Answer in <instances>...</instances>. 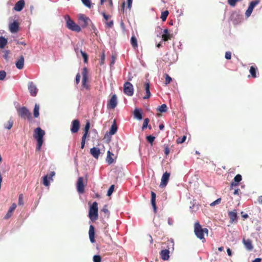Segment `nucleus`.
<instances>
[{
  "label": "nucleus",
  "mask_w": 262,
  "mask_h": 262,
  "mask_svg": "<svg viewBox=\"0 0 262 262\" xmlns=\"http://www.w3.org/2000/svg\"><path fill=\"white\" fill-rule=\"evenodd\" d=\"M260 3L259 0H255L249 3V7L245 12V16L246 17H249L253 10L254 7Z\"/></svg>",
  "instance_id": "nucleus-9"
},
{
  "label": "nucleus",
  "mask_w": 262,
  "mask_h": 262,
  "mask_svg": "<svg viewBox=\"0 0 262 262\" xmlns=\"http://www.w3.org/2000/svg\"><path fill=\"white\" fill-rule=\"evenodd\" d=\"M16 204H15V203L12 204L11 205V206H10V207L9 208L7 213L5 215V219H8L9 217H10L11 216L12 213L13 212V211H14V210L16 209Z\"/></svg>",
  "instance_id": "nucleus-25"
},
{
  "label": "nucleus",
  "mask_w": 262,
  "mask_h": 262,
  "mask_svg": "<svg viewBox=\"0 0 262 262\" xmlns=\"http://www.w3.org/2000/svg\"><path fill=\"white\" fill-rule=\"evenodd\" d=\"M25 6L24 0H19L15 4L14 9L16 11H20Z\"/></svg>",
  "instance_id": "nucleus-20"
},
{
  "label": "nucleus",
  "mask_w": 262,
  "mask_h": 262,
  "mask_svg": "<svg viewBox=\"0 0 262 262\" xmlns=\"http://www.w3.org/2000/svg\"><path fill=\"white\" fill-rule=\"evenodd\" d=\"M64 19L66 21V27L70 30L79 32L81 31V27L76 24L70 17L69 15L64 16Z\"/></svg>",
  "instance_id": "nucleus-3"
},
{
  "label": "nucleus",
  "mask_w": 262,
  "mask_h": 262,
  "mask_svg": "<svg viewBox=\"0 0 262 262\" xmlns=\"http://www.w3.org/2000/svg\"><path fill=\"white\" fill-rule=\"evenodd\" d=\"M80 80V75L78 73L77 74V75L76 76V78H75V81H76V84H78L79 83Z\"/></svg>",
  "instance_id": "nucleus-57"
},
{
  "label": "nucleus",
  "mask_w": 262,
  "mask_h": 262,
  "mask_svg": "<svg viewBox=\"0 0 262 262\" xmlns=\"http://www.w3.org/2000/svg\"><path fill=\"white\" fill-rule=\"evenodd\" d=\"M45 135V130L38 127L34 129V137L37 141L36 150L40 151L43 143V136Z\"/></svg>",
  "instance_id": "nucleus-1"
},
{
  "label": "nucleus",
  "mask_w": 262,
  "mask_h": 262,
  "mask_svg": "<svg viewBox=\"0 0 262 262\" xmlns=\"http://www.w3.org/2000/svg\"><path fill=\"white\" fill-rule=\"evenodd\" d=\"M186 139V136H183L182 138H179L177 139V143L178 144H181L184 143Z\"/></svg>",
  "instance_id": "nucleus-48"
},
{
  "label": "nucleus",
  "mask_w": 262,
  "mask_h": 262,
  "mask_svg": "<svg viewBox=\"0 0 262 262\" xmlns=\"http://www.w3.org/2000/svg\"><path fill=\"white\" fill-rule=\"evenodd\" d=\"M228 215L230 220L231 223H233L235 221L237 220V215L236 210L235 209H234L233 211L229 212Z\"/></svg>",
  "instance_id": "nucleus-22"
},
{
  "label": "nucleus",
  "mask_w": 262,
  "mask_h": 262,
  "mask_svg": "<svg viewBox=\"0 0 262 262\" xmlns=\"http://www.w3.org/2000/svg\"><path fill=\"white\" fill-rule=\"evenodd\" d=\"M19 29V25L16 20H14L13 23L9 25V30L12 33H16Z\"/></svg>",
  "instance_id": "nucleus-14"
},
{
  "label": "nucleus",
  "mask_w": 262,
  "mask_h": 262,
  "mask_svg": "<svg viewBox=\"0 0 262 262\" xmlns=\"http://www.w3.org/2000/svg\"><path fill=\"white\" fill-rule=\"evenodd\" d=\"M194 231L195 235L198 238H199L201 240H202L203 242L205 241V239L204 238V233H206L208 234V229L206 228H202L200 223L199 222H196L194 224Z\"/></svg>",
  "instance_id": "nucleus-2"
},
{
  "label": "nucleus",
  "mask_w": 262,
  "mask_h": 262,
  "mask_svg": "<svg viewBox=\"0 0 262 262\" xmlns=\"http://www.w3.org/2000/svg\"><path fill=\"white\" fill-rule=\"evenodd\" d=\"M124 93L128 96H132L134 94V87L133 84L129 82H125L123 86Z\"/></svg>",
  "instance_id": "nucleus-6"
},
{
  "label": "nucleus",
  "mask_w": 262,
  "mask_h": 262,
  "mask_svg": "<svg viewBox=\"0 0 262 262\" xmlns=\"http://www.w3.org/2000/svg\"><path fill=\"white\" fill-rule=\"evenodd\" d=\"M227 252L229 256H232V250L229 248H227Z\"/></svg>",
  "instance_id": "nucleus-61"
},
{
  "label": "nucleus",
  "mask_w": 262,
  "mask_h": 262,
  "mask_svg": "<svg viewBox=\"0 0 262 262\" xmlns=\"http://www.w3.org/2000/svg\"><path fill=\"white\" fill-rule=\"evenodd\" d=\"M242 177L240 174H236L233 179V181L237 183V184H239V183L242 181Z\"/></svg>",
  "instance_id": "nucleus-41"
},
{
  "label": "nucleus",
  "mask_w": 262,
  "mask_h": 262,
  "mask_svg": "<svg viewBox=\"0 0 262 262\" xmlns=\"http://www.w3.org/2000/svg\"><path fill=\"white\" fill-rule=\"evenodd\" d=\"M118 127L116 124L115 121L111 125L108 134L110 136L114 135L117 131Z\"/></svg>",
  "instance_id": "nucleus-29"
},
{
  "label": "nucleus",
  "mask_w": 262,
  "mask_h": 262,
  "mask_svg": "<svg viewBox=\"0 0 262 262\" xmlns=\"http://www.w3.org/2000/svg\"><path fill=\"white\" fill-rule=\"evenodd\" d=\"M149 122V119L148 118H147L144 119V122H143L142 127L143 130L145 129L147 127H148L149 129H150L151 128V127L150 125L148 126Z\"/></svg>",
  "instance_id": "nucleus-34"
},
{
  "label": "nucleus",
  "mask_w": 262,
  "mask_h": 262,
  "mask_svg": "<svg viewBox=\"0 0 262 262\" xmlns=\"http://www.w3.org/2000/svg\"><path fill=\"white\" fill-rule=\"evenodd\" d=\"M86 137L85 136H82L81 143V148L83 149L84 148L85 143V139Z\"/></svg>",
  "instance_id": "nucleus-51"
},
{
  "label": "nucleus",
  "mask_w": 262,
  "mask_h": 262,
  "mask_svg": "<svg viewBox=\"0 0 262 262\" xmlns=\"http://www.w3.org/2000/svg\"><path fill=\"white\" fill-rule=\"evenodd\" d=\"M221 200L222 199L221 198H218L217 199H216L215 201H213L210 204V206L212 207L216 205L219 204L221 203Z\"/></svg>",
  "instance_id": "nucleus-47"
},
{
  "label": "nucleus",
  "mask_w": 262,
  "mask_h": 262,
  "mask_svg": "<svg viewBox=\"0 0 262 262\" xmlns=\"http://www.w3.org/2000/svg\"><path fill=\"white\" fill-rule=\"evenodd\" d=\"M243 243L247 250L251 251L253 249L252 242L250 239H245V238H243Z\"/></svg>",
  "instance_id": "nucleus-19"
},
{
  "label": "nucleus",
  "mask_w": 262,
  "mask_h": 262,
  "mask_svg": "<svg viewBox=\"0 0 262 262\" xmlns=\"http://www.w3.org/2000/svg\"><path fill=\"white\" fill-rule=\"evenodd\" d=\"M105 25L108 28H112L114 25V21L111 20L109 21L106 22Z\"/></svg>",
  "instance_id": "nucleus-54"
},
{
  "label": "nucleus",
  "mask_w": 262,
  "mask_h": 262,
  "mask_svg": "<svg viewBox=\"0 0 262 262\" xmlns=\"http://www.w3.org/2000/svg\"><path fill=\"white\" fill-rule=\"evenodd\" d=\"M225 58L227 59H230L231 58V52L227 51L225 53Z\"/></svg>",
  "instance_id": "nucleus-56"
},
{
  "label": "nucleus",
  "mask_w": 262,
  "mask_h": 262,
  "mask_svg": "<svg viewBox=\"0 0 262 262\" xmlns=\"http://www.w3.org/2000/svg\"><path fill=\"white\" fill-rule=\"evenodd\" d=\"M98 204L96 202H94L90 206V210L89 212V217L92 221L94 222L98 219Z\"/></svg>",
  "instance_id": "nucleus-4"
},
{
  "label": "nucleus",
  "mask_w": 262,
  "mask_h": 262,
  "mask_svg": "<svg viewBox=\"0 0 262 262\" xmlns=\"http://www.w3.org/2000/svg\"><path fill=\"white\" fill-rule=\"evenodd\" d=\"M169 14V12L167 10L163 11L161 13V18L162 21H164L166 20V18Z\"/></svg>",
  "instance_id": "nucleus-36"
},
{
  "label": "nucleus",
  "mask_w": 262,
  "mask_h": 262,
  "mask_svg": "<svg viewBox=\"0 0 262 262\" xmlns=\"http://www.w3.org/2000/svg\"><path fill=\"white\" fill-rule=\"evenodd\" d=\"M169 250L168 249H164L161 250L160 252V255L161 258L163 260H167L169 258Z\"/></svg>",
  "instance_id": "nucleus-21"
},
{
  "label": "nucleus",
  "mask_w": 262,
  "mask_h": 262,
  "mask_svg": "<svg viewBox=\"0 0 262 262\" xmlns=\"http://www.w3.org/2000/svg\"><path fill=\"white\" fill-rule=\"evenodd\" d=\"M160 218L159 216L154 217L153 220L154 223L156 227H159L160 225Z\"/></svg>",
  "instance_id": "nucleus-45"
},
{
  "label": "nucleus",
  "mask_w": 262,
  "mask_h": 262,
  "mask_svg": "<svg viewBox=\"0 0 262 262\" xmlns=\"http://www.w3.org/2000/svg\"><path fill=\"white\" fill-rule=\"evenodd\" d=\"M167 105L165 104H163L159 107L158 110L161 113H165L167 111Z\"/></svg>",
  "instance_id": "nucleus-38"
},
{
  "label": "nucleus",
  "mask_w": 262,
  "mask_h": 262,
  "mask_svg": "<svg viewBox=\"0 0 262 262\" xmlns=\"http://www.w3.org/2000/svg\"><path fill=\"white\" fill-rule=\"evenodd\" d=\"M108 104L110 105V108L111 109H114L116 107L117 105V97L115 94L113 95L111 97Z\"/></svg>",
  "instance_id": "nucleus-15"
},
{
  "label": "nucleus",
  "mask_w": 262,
  "mask_h": 262,
  "mask_svg": "<svg viewBox=\"0 0 262 262\" xmlns=\"http://www.w3.org/2000/svg\"><path fill=\"white\" fill-rule=\"evenodd\" d=\"M81 1L84 6L89 8H91L92 3L90 0H81Z\"/></svg>",
  "instance_id": "nucleus-42"
},
{
  "label": "nucleus",
  "mask_w": 262,
  "mask_h": 262,
  "mask_svg": "<svg viewBox=\"0 0 262 262\" xmlns=\"http://www.w3.org/2000/svg\"><path fill=\"white\" fill-rule=\"evenodd\" d=\"M164 153L166 156H167L169 154V152H170L168 146L165 144L164 145Z\"/></svg>",
  "instance_id": "nucleus-53"
},
{
  "label": "nucleus",
  "mask_w": 262,
  "mask_h": 262,
  "mask_svg": "<svg viewBox=\"0 0 262 262\" xmlns=\"http://www.w3.org/2000/svg\"><path fill=\"white\" fill-rule=\"evenodd\" d=\"M127 8L130 9L132 7L133 0H127Z\"/></svg>",
  "instance_id": "nucleus-58"
},
{
  "label": "nucleus",
  "mask_w": 262,
  "mask_h": 262,
  "mask_svg": "<svg viewBox=\"0 0 262 262\" xmlns=\"http://www.w3.org/2000/svg\"><path fill=\"white\" fill-rule=\"evenodd\" d=\"M90 154L95 159H98L100 154V149L98 147H94L90 149Z\"/></svg>",
  "instance_id": "nucleus-18"
},
{
  "label": "nucleus",
  "mask_w": 262,
  "mask_h": 262,
  "mask_svg": "<svg viewBox=\"0 0 262 262\" xmlns=\"http://www.w3.org/2000/svg\"><path fill=\"white\" fill-rule=\"evenodd\" d=\"M102 14L104 17V18L106 20H107L108 19V18L111 17L110 15H107L104 12H102Z\"/></svg>",
  "instance_id": "nucleus-59"
},
{
  "label": "nucleus",
  "mask_w": 262,
  "mask_h": 262,
  "mask_svg": "<svg viewBox=\"0 0 262 262\" xmlns=\"http://www.w3.org/2000/svg\"><path fill=\"white\" fill-rule=\"evenodd\" d=\"M82 86L83 88L86 90H89L90 88L89 85L87 84V81L88 79V70L86 67H84L82 69Z\"/></svg>",
  "instance_id": "nucleus-7"
},
{
  "label": "nucleus",
  "mask_w": 262,
  "mask_h": 262,
  "mask_svg": "<svg viewBox=\"0 0 262 262\" xmlns=\"http://www.w3.org/2000/svg\"><path fill=\"white\" fill-rule=\"evenodd\" d=\"M146 139L147 142L150 143L151 146H152L153 142L155 139V137L152 135H149L146 137Z\"/></svg>",
  "instance_id": "nucleus-37"
},
{
  "label": "nucleus",
  "mask_w": 262,
  "mask_h": 262,
  "mask_svg": "<svg viewBox=\"0 0 262 262\" xmlns=\"http://www.w3.org/2000/svg\"><path fill=\"white\" fill-rule=\"evenodd\" d=\"M172 80V78L167 74H165V84L167 85L169 84L171 81Z\"/></svg>",
  "instance_id": "nucleus-49"
},
{
  "label": "nucleus",
  "mask_w": 262,
  "mask_h": 262,
  "mask_svg": "<svg viewBox=\"0 0 262 262\" xmlns=\"http://www.w3.org/2000/svg\"><path fill=\"white\" fill-rule=\"evenodd\" d=\"M168 222V224L169 225H172L173 224V220L171 218H170V217H169L168 219V222Z\"/></svg>",
  "instance_id": "nucleus-63"
},
{
  "label": "nucleus",
  "mask_w": 262,
  "mask_h": 262,
  "mask_svg": "<svg viewBox=\"0 0 262 262\" xmlns=\"http://www.w3.org/2000/svg\"><path fill=\"white\" fill-rule=\"evenodd\" d=\"M156 193L151 191V204L153 207L154 212H156L157 211V207L156 204Z\"/></svg>",
  "instance_id": "nucleus-24"
},
{
  "label": "nucleus",
  "mask_w": 262,
  "mask_h": 262,
  "mask_svg": "<svg viewBox=\"0 0 262 262\" xmlns=\"http://www.w3.org/2000/svg\"><path fill=\"white\" fill-rule=\"evenodd\" d=\"M6 76V73L5 71H0V80H3L5 79Z\"/></svg>",
  "instance_id": "nucleus-50"
},
{
  "label": "nucleus",
  "mask_w": 262,
  "mask_h": 262,
  "mask_svg": "<svg viewBox=\"0 0 262 262\" xmlns=\"http://www.w3.org/2000/svg\"><path fill=\"white\" fill-rule=\"evenodd\" d=\"M95 228L93 225H91L90 226L89 234L90 240L91 243H94L95 242Z\"/></svg>",
  "instance_id": "nucleus-16"
},
{
  "label": "nucleus",
  "mask_w": 262,
  "mask_h": 262,
  "mask_svg": "<svg viewBox=\"0 0 262 262\" xmlns=\"http://www.w3.org/2000/svg\"><path fill=\"white\" fill-rule=\"evenodd\" d=\"M17 111L19 116L22 118H27L28 120H30L32 119L31 114L26 107L22 106L17 108Z\"/></svg>",
  "instance_id": "nucleus-5"
},
{
  "label": "nucleus",
  "mask_w": 262,
  "mask_h": 262,
  "mask_svg": "<svg viewBox=\"0 0 262 262\" xmlns=\"http://www.w3.org/2000/svg\"><path fill=\"white\" fill-rule=\"evenodd\" d=\"M115 186L114 185H112L108 188L107 192V195L110 196L112 195L113 191H114Z\"/></svg>",
  "instance_id": "nucleus-43"
},
{
  "label": "nucleus",
  "mask_w": 262,
  "mask_h": 262,
  "mask_svg": "<svg viewBox=\"0 0 262 262\" xmlns=\"http://www.w3.org/2000/svg\"><path fill=\"white\" fill-rule=\"evenodd\" d=\"M134 117L139 120L142 119V113L141 110L139 108H135L134 111Z\"/></svg>",
  "instance_id": "nucleus-26"
},
{
  "label": "nucleus",
  "mask_w": 262,
  "mask_h": 262,
  "mask_svg": "<svg viewBox=\"0 0 262 262\" xmlns=\"http://www.w3.org/2000/svg\"><path fill=\"white\" fill-rule=\"evenodd\" d=\"M13 124V121L11 119H9L8 121L7 125L5 127L8 129H10Z\"/></svg>",
  "instance_id": "nucleus-46"
},
{
  "label": "nucleus",
  "mask_w": 262,
  "mask_h": 262,
  "mask_svg": "<svg viewBox=\"0 0 262 262\" xmlns=\"http://www.w3.org/2000/svg\"><path fill=\"white\" fill-rule=\"evenodd\" d=\"M130 43L134 48H137L138 43L137 39L135 35H133L130 38Z\"/></svg>",
  "instance_id": "nucleus-33"
},
{
  "label": "nucleus",
  "mask_w": 262,
  "mask_h": 262,
  "mask_svg": "<svg viewBox=\"0 0 262 262\" xmlns=\"http://www.w3.org/2000/svg\"><path fill=\"white\" fill-rule=\"evenodd\" d=\"M23 194H20L18 196V205H23L24 204L23 202Z\"/></svg>",
  "instance_id": "nucleus-52"
},
{
  "label": "nucleus",
  "mask_w": 262,
  "mask_h": 262,
  "mask_svg": "<svg viewBox=\"0 0 262 262\" xmlns=\"http://www.w3.org/2000/svg\"><path fill=\"white\" fill-rule=\"evenodd\" d=\"M33 116L34 118H38L39 116V105L36 103L33 110Z\"/></svg>",
  "instance_id": "nucleus-31"
},
{
  "label": "nucleus",
  "mask_w": 262,
  "mask_h": 262,
  "mask_svg": "<svg viewBox=\"0 0 262 262\" xmlns=\"http://www.w3.org/2000/svg\"><path fill=\"white\" fill-rule=\"evenodd\" d=\"M169 177H170V173H169L167 171H166L165 172H164L163 174V176H162V179H161V182L160 184V187L161 188H164L167 185V184L168 182L169 179Z\"/></svg>",
  "instance_id": "nucleus-10"
},
{
  "label": "nucleus",
  "mask_w": 262,
  "mask_h": 262,
  "mask_svg": "<svg viewBox=\"0 0 262 262\" xmlns=\"http://www.w3.org/2000/svg\"><path fill=\"white\" fill-rule=\"evenodd\" d=\"M145 90L146 95L144 97H143V99H148L151 96V93L150 92V85H149V81L148 82L146 81L145 84Z\"/></svg>",
  "instance_id": "nucleus-23"
},
{
  "label": "nucleus",
  "mask_w": 262,
  "mask_h": 262,
  "mask_svg": "<svg viewBox=\"0 0 262 262\" xmlns=\"http://www.w3.org/2000/svg\"><path fill=\"white\" fill-rule=\"evenodd\" d=\"M113 155H114V154L112 152H111L110 150L107 151V157L106 158V162L108 164H111L112 163H113L114 162V159L112 157V156H113Z\"/></svg>",
  "instance_id": "nucleus-30"
},
{
  "label": "nucleus",
  "mask_w": 262,
  "mask_h": 262,
  "mask_svg": "<svg viewBox=\"0 0 262 262\" xmlns=\"http://www.w3.org/2000/svg\"><path fill=\"white\" fill-rule=\"evenodd\" d=\"M257 71V69L256 67L251 66L250 67L249 72H250L252 77L256 78L257 77L256 76Z\"/></svg>",
  "instance_id": "nucleus-32"
},
{
  "label": "nucleus",
  "mask_w": 262,
  "mask_h": 262,
  "mask_svg": "<svg viewBox=\"0 0 262 262\" xmlns=\"http://www.w3.org/2000/svg\"><path fill=\"white\" fill-rule=\"evenodd\" d=\"M28 86L30 95L33 97L36 96L38 92V89L35 84L32 81H30Z\"/></svg>",
  "instance_id": "nucleus-11"
},
{
  "label": "nucleus",
  "mask_w": 262,
  "mask_h": 262,
  "mask_svg": "<svg viewBox=\"0 0 262 262\" xmlns=\"http://www.w3.org/2000/svg\"><path fill=\"white\" fill-rule=\"evenodd\" d=\"M80 53H81L83 58L84 62L85 63H86L88 62V54L85 52L82 51V50H80Z\"/></svg>",
  "instance_id": "nucleus-40"
},
{
  "label": "nucleus",
  "mask_w": 262,
  "mask_h": 262,
  "mask_svg": "<svg viewBox=\"0 0 262 262\" xmlns=\"http://www.w3.org/2000/svg\"><path fill=\"white\" fill-rule=\"evenodd\" d=\"M78 21L82 28L86 27L89 23L91 22V20L88 17H86L84 14H82L79 15Z\"/></svg>",
  "instance_id": "nucleus-8"
},
{
  "label": "nucleus",
  "mask_w": 262,
  "mask_h": 262,
  "mask_svg": "<svg viewBox=\"0 0 262 262\" xmlns=\"http://www.w3.org/2000/svg\"><path fill=\"white\" fill-rule=\"evenodd\" d=\"M101 257L99 255H95L93 258L94 262H101Z\"/></svg>",
  "instance_id": "nucleus-44"
},
{
  "label": "nucleus",
  "mask_w": 262,
  "mask_h": 262,
  "mask_svg": "<svg viewBox=\"0 0 262 262\" xmlns=\"http://www.w3.org/2000/svg\"><path fill=\"white\" fill-rule=\"evenodd\" d=\"M238 184H237V183L235 182L234 181L233 182H232L231 183V188H232L233 187V186H238Z\"/></svg>",
  "instance_id": "nucleus-62"
},
{
  "label": "nucleus",
  "mask_w": 262,
  "mask_h": 262,
  "mask_svg": "<svg viewBox=\"0 0 262 262\" xmlns=\"http://www.w3.org/2000/svg\"><path fill=\"white\" fill-rule=\"evenodd\" d=\"M77 190L79 193L82 194L84 191V186L83 184V178L79 177L77 182Z\"/></svg>",
  "instance_id": "nucleus-12"
},
{
  "label": "nucleus",
  "mask_w": 262,
  "mask_h": 262,
  "mask_svg": "<svg viewBox=\"0 0 262 262\" xmlns=\"http://www.w3.org/2000/svg\"><path fill=\"white\" fill-rule=\"evenodd\" d=\"M171 38V36L169 33L168 30L167 29H165L163 31V34L162 35V40L166 41L168 39H170Z\"/></svg>",
  "instance_id": "nucleus-27"
},
{
  "label": "nucleus",
  "mask_w": 262,
  "mask_h": 262,
  "mask_svg": "<svg viewBox=\"0 0 262 262\" xmlns=\"http://www.w3.org/2000/svg\"><path fill=\"white\" fill-rule=\"evenodd\" d=\"M55 172L54 171H51V172L50 173V174H49V177H48V178H49V179H50V180H53V179H52V177H53V176H55Z\"/></svg>",
  "instance_id": "nucleus-60"
},
{
  "label": "nucleus",
  "mask_w": 262,
  "mask_h": 262,
  "mask_svg": "<svg viewBox=\"0 0 262 262\" xmlns=\"http://www.w3.org/2000/svg\"><path fill=\"white\" fill-rule=\"evenodd\" d=\"M261 259L260 258H256L254 259L252 262H260Z\"/></svg>",
  "instance_id": "nucleus-64"
},
{
  "label": "nucleus",
  "mask_w": 262,
  "mask_h": 262,
  "mask_svg": "<svg viewBox=\"0 0 262 262\" xmlns=\"http://www.w3.org/2000/svg\"><path fill=\"white\" fill-rule=\"evenodd\" d=\"M48 175H45L43 177V184L46 186H48L50 185V182L49 180Z\"/></svg>",
  "instance_id": "nucleus-39"
},
{
  "label": "nucleus",
  "mask_w": 262,
  "mask_h": 262,
  "mask_svg": "<svg viewBox=\"0 0 262 262\" xmlns=\"http://www.w3.org/2000/svg\"><path fill=\"white\" fill-rule=\"evenodd\" d=\"M4 55H3V57L6 60H8V55L10 53V51L9 50H5L4 51Z\"/></svg>",
  "instance_id": "nucleus-55"
},
{
  "label": "nucleus",
  "mask_w": 262,
  "mask_h": 262,
  "mask_svg": "<svg viewBox=\"0 0 262 262\" xmlns=\"http://www.w3.org/2000/svg\"><path fill=\"white\" fill-rule=\"evenodd\" d=\"M24 57L23 55H21L19 58L16 60L15 62V66L16 68L21 70L24 68Z\"/></svg>",
  "instance_id": "nucleus-17"
},
{
  "label": "nucleus",
  "mask_w": 262,
  "mask_h": 262,
  "mask_svg": "<svg viewBox=\"0 0 262 262\" xmlns=\"http://www.w3.org/2000/svg\"><path fill=\"white\" fill-rule=\"evenodd\" d=\"M90 128V123L89 122H87L85 125V127H84V133L83 136H85L87 137Z\"/></svg>",
  "instance_id": "nucleus-35"
},
{
  "label": "nucleus",
  "mask_w": 262,
  "mask_h": 262,
  "mask_svg": "<svg viewBox=\"0 0 262 262\" xmlns=\"http://www.w3.org/2000/svg\"><path fill=\"white\" fill-rule=\"evenodd\" d=\"M8 43V39L5 37L0 36V49H4Z\"/></svg>",
  "instance_id": "nucleus-28"
},
{
  "label": "nucleus",
  "mask_w": 262,
  "mask_h": 262,
  "mask_svg": "<svg viewBox=\"0 0 262 262\" xmlns=\"http://www.w3.org/2000/svg\"><path fill=\"white\" fill-rule=\"evenodd\" d=\"M80 127V122L78 119H75L72 121L71 131L72 133H77Z\"/></svg>",
  "instance_id": "nucleus-13"
}]
</instances>
